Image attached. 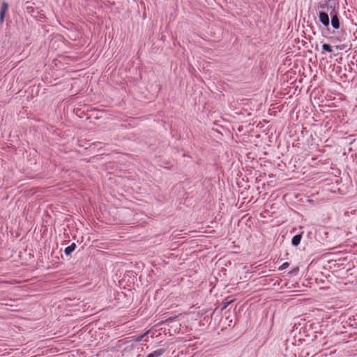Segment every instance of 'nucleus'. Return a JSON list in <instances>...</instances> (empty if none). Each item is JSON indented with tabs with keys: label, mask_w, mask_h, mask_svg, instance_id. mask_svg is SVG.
I'll return each instance as SVG.
<instances>
[{
	"label": "nucleus",
	"mask_w": 357,
	"mask_h": 357,
	"mask_svg": "<svg viewBox=\"0 0 357 357\" xmlns=\"http://www.w3.org/2000/svg\"><path fill=\"white\" fill-rule=\"evenodd\" d=\"M146 357H154V356H153V354L151 353Z\"/></svg>",
	"instance_id": "nucleus-8"
},
{
	"label": "nucleus",
	"mask_w": 357,
	"mask_h": 357,
	"mask_svg": "<svg viewBox=\"0 0 357 357\" xmlns=\"http://www.w3.org/2000/svg\"><path fill=\"white\" fill-rule=\"evenodd\" d=\"M322 49L327 52H333L332 47L327 43H324L322 45Z\"/></svg>",
	"instance_id": "nucleus-6"
},
{
	"label": "nucleus",
	"mask_w": 357,
	"mask_h": 357,
	"mask_svg": "<svg viewBox=\"0 0 357 357\" xmlns=\"http://www.w3.org/2000/svg\"><path fill=\"white\" fill-rule=\"evenodd\" d=\"M302 234L303 233H301V234H296L294 236H293V238L291 239V244L294 246H297L300 244L301 238H302Z\"/></svg>",
	"instance_id": "nucleus-3"
},
{
	"label": "nucleus",
	"mask_w": 357,
	"mask_h": 357,
	"mask_svg": "<svg viewBox=\"0 0 357 357\" xmlns=\"http://www.w3.org/2000/svg\"><path fill=\"white\" fill-rule=\"evenodd\" d=\"M77 245L75 243H73L70 245L67 246L64 250V253L66 255H70L76 248Z\"/></svg>",
	"instance_id": "nucleus-4"
},
{
	"label": "nucleus",
	"mask_w": 357,
	"mask_h": 357,
	"mask_svg": "<svg viewBox=\"0 0 357 357\" xmlns=\"http://www.w3.org/2000/svg\"><path fill=\"white\" fill-rule=\"evenodd\" d=\"M338 8V3L335 0H328L320 6L321 10L319 11V18L324 27L328 28L331 23L334 29L340 28Z\"/></svg>",
	"instance_id": "nucleus-1"
},
{
	"label": "nucleus",
	"mask_w": 357,
	"mask_h": 357,
	"mask_svg": "<svg viewBox=\"0 0 357 357\" xmlns=\"http://www.w3.org/2000/svg\"><path fill=\"white\" fill-rule=\"evenodd\" d=\"M8 8V3L3 1L1 4V8L0 10V23H3L4 22V17L6 11Z\"/></svg>",
	"instance_id": "nucleus-2"
},
{
	"label": "nucleus",
	"mask_w": 357,
	"mask_h": 357,
	"mask_svg": "<svg viewBox=\"0 0 357 357\" xmlns=\"http://www.w3.org/2000/svg\"><path fill=\"white\" fill-rule=\"evenodd\" d=\"M165 352V349H158L155 350L154 351L151 352L154 357H160L162 356Z\"/></svg>",
	"instance_id": "nucleus-5"
},
{
	"label": "nucleus",
	"mask_w": 357,
	"mask_h": 357,
	"mask_svg": "<svg viewBox=\"0 0 357 357\" xmlns=\"http://www.w3.org/2000/svg\"><path fill=\"white\" fill-rule=\"evenodd\" d=\"M289 264L288 262H284L283 263L280 267H279V270L280 271H282V270H284L285 268H287L288 266H289Z\"/></svg>",
	"instance_id": "nucleus-7"
}]
</instances>
